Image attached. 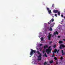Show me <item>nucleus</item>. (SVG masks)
<instances>
[{
  "label": "nucleus",
  "instance_id": "obj_1",
  "mask_svg": "<svg viewBox=\"0 0 65 65\" xmlns=\"http://www.w3.org/2000/svg\"><path fill=\"white\" fill-rule=\"evenodd\" d=\"M31 51L30 52V55L31 56L30 57H31V56L33 55V54H34V53H36V51L35 50H34L33 49H31Z\"/></svg>",
  "mask_w": 65,
  "mask_h": 65
},
{
  "label": "nucleus",
  "instance_id": "obj_2",
  "mask_svg": "<svg viewBox=\"0 0 65 65\" xmlns=\"http://www.w3.org/2000/svg\"><path fill=\"white\" fill-rule=\"evenodd\" d=\"M42 56V54L41 53H40V54L38 56H37L38 58H39L38 59V61H40V60H41V57Z\"/></svg>",
  "mask_w": 65,
  "mask_h": 65
},
{
  "label": "nucleus",
  "instance_id": "obj_3",
  "mask_svg": "<svg viewBox=\"0 0 65 65\" xmlns=\"http://www.w3.org/2000/svg\"><path fill=\"white\" fill-rule=\"evenodd\" d=\"M46 52L47 53V54L48 55L49 54V52L50 54L51 53V51H50V50L48 49H47L46 50Z\"/></svg>",
  "mask_w": 65,
  "mask_h": 65
},
{
  "label": "nucleus",
  "instance_id": "obj_4",
  "mask_svg": "<svg viewBox=\"0 0 65 65\" xmlns=\"http://www.w3.org/2000/svg\"><path fill=\"white\" fill-rule=\"evenodd\" d=\"M49 35L48 36V40H50V39H51V35H52V34H50V33H49Z\"/></svg>",
  "mask_w": 65,
  "mask_h": 65
},
{
  "label": "nucleus",
  "instance_id": "obj_5",
  "mask_svg": "<svg viewBox=\"0 0 65 65\" xmlns=\"http://www.w3.org/2000/svg\"><path fill=\"white\" fill-rule=\"evenodd\" d=\"M59 11L58 10H54L53 11V12L54 13H58Z\"/></svg>",
  "mask_w": 65,
  "mask_h": 65
},
{
  "label": "nucleus",
  "instance_id": "obj_6",
  "mask_svg": "<svg viewBox=\"0 0 65 65\" xmlns=\"http://www.w3.org/2000/svg\"><path fill=\"white\" fill-rule=\"evenodd\" d=\"M54 35H56V34L58 35V34H59V32H57V31H56L55 32H54Z\"/></svg>",
  "mask_w": 65,
  "mask_h": 65
},
{
  "label": "nucleus",
  "instance_id": "obj_7",
  "mask_svg": "<svg viewBox=\"0 0 65 65\" xmlns=\"http://www.w3.org/2000/svg\"><path fill=\"white\" fill-rule=\"evenodd\" d=\"M60 46H61L62 47H63V48H64L65 47V45H64L63 44H61L60 45Z\"/></svg>",
  "mask_w": 65,
  "mask_h": 65
},
{
  "label": "nucleus",
  "instance_id": "obj_8",
  "mask_svg": "<svg viewBox=\"0 0 65 65\" xmlns=\"http://www.w3.org/2000/svg\"><path fill=\"white\" fill-rule=\"evenodd\" d=\"M43 57H47V56L46 55V53H45L44 54V55H43Z\"/></svg>",
  "mask_w": 65,
  "mask_h": 65
},
{
  "label": "nucleus",
  "instance_id": "obj_9",
  "mask_svg": "<svg viewBox=\"0 0 65 65\" xmlns=\"http://www.w3.org/2000/svg\"><path fill=\"white\" fill-rule=\"evenodd\" d=\"M59 43L60 44H61L62 43H63V41H59Z\"/></svg>",
  "mask_w": 65,
  "mask_h": 65
},
{
  "label": "nucleus",
  "instance_id": "obj_10",
  "mask_svg": "<svg viewBox=\"0 0 65 65\" xmlns=\"http://www.w3.org/2000/svg\"><path fill=\"white\" fill-rule=\"evenodd\" d=\"M48 11L49 14H51V12H51V10H49V11Z\"/></svg>",
  "mask_w": 65,
  "mask_h": 65
},
{
  "label": "nucleus",
  "instance_id": "obj_11",
  "mask_svg": "<svg viewBox=\"0 0 65 65\" xmlns=\"http://www.w3.org/2000/svg\"><path fill=\"white\" fill-rule=\"evenodd\" d=\"M55 51H54V52L53 53H56V52H57V49L56 48H55Z\"/></svg>",
  "mask_w": 65,
  "mask_h": 65
},
{
  "label": "nucleus",
  "instance_id": "obj_12",
  "mask_svg": "<svg viewBox=\"0 0 65 65\" xmlns=\"http://www.w3.org/2000/svg\"><path fill=\"white\" fill-rule=\"evenodd\" d=\"M57 47V45L56 44H55L53 46L54 48H56Z\"/></svg>",
  "mask_w": 65,
  "mask_h": 65
},
{
  "label": "nucleus",
  "instance_id": "obj_13",
  "mask_svg": "<svg viewBox=\"0 0 65 65\" xmlns=\"http://www.w3.org/2000/svg\"><path fill=\"white\" fill-rule=\"evenodd\" d=\"M50 29H49V30L51 31H53V29H52V28L51 27H50Z\"/></svg>",
  "mask_w": 65,
  "mask_h": 65
},
{
  "label": "nucleus",
  "instance_id": "obj_14",
  "mask_svg": "<svg viewBox=\"0 0 65 65\" xmlns=\"http://www.w3.org/2000/svg\"><path fill=\"white\" fill-rule=\"evenodd\" d=\"M51 22H52L51 20H50V21L48 23V24L50 25V24L51 23Z\"/></svg>",
  "mask_w": 65,
  "mask_h": 65
},
{
  "label": "nucleus",
  "instance_id": "obj_15",
  "mask_svg": "<svg viewBox=\"0 0 65 65\" xmlns=\"http://www.w3.org/2000/svg\"><path fill=\"white\" fill-rule=\"evenodd\" d=\"M58 14L59 15H60V11H58Z\"/></svg>",
  "mask_w": 65,
  "mask_h": 65
},
{
  "label": "nucleus",
  "instance_id": "obj_16",
  "mask_svg": "<svg viewBox=\"0 0 65 65\" xmlns=\"http://www.w3.org/2000/svg\"><path fill=\"white\" fill-rule=\"evenodd\" d=\"M37 53H38V55H40V52H39V51H37Z\"/></svg>",
  "mask_w": 65,
  "mask_h": 65
},
{
  "label": "nucleus",
  "instance_id": "obj_17",
  "mask_svg": "<svg viewBox=\"0 0 65 65\" xmlns=\"http://www.w3.org/2000/svg\"><path fill=\"white\" fill-rule=\"evenodd\" d=\"M53 62V60H51L50 62V63H52Z\"/></svg>",
  "mask_w": 65,
  "mask_h": 65
},
{
  "label": "nucleus",
  "instance_id": "obj_18",
  "mask_svg": "<svg viewBox=\"0 0 65 65\" xmlns=\"http://www.w3.org/2000/svg\"><path fill=\"white\" fill-rule=\"evenodd\" d=\"M54 59L55 60H57V58L56 57H55L54 58Z\"/></svg>",
  "mask_w": 65,
  "mask_h": 65
},
{
  "label": "nucleus",
  "instance_id": "obj_19",
  "mask_svg": "<svg viewBox=\"0 0 65 65\" xmlns=\"http://www.w3.org/2000/svg\"><path fill=\"white\" fill-rule=\"evenodd\" d=\"M47 9L48 10V11L50 10V8H47Z\"/></svg>",
  "mask_w": 65,
  "mask_h": 65
},
{
  "label": "nucleus",
  "instance_id": "obj_20",
  "mask_svg": "<svg viewBox=\"0 0 65 65\" xmlns=\"http://www.w3.org/2000/svg\"><path fill=\"white\" fill-rule=\"evenodd\" d=\"M51 21H52V22H54V19L52 18V19Z\"/></svg>",
  "mask_w": 65,
  "mask_h": 65
},
{
  "label": "nucleus",
  "instance_id": "obj_21",
  "mask_svg": "<svg viewBox=\"0 0 65 65\" xmlns=\"http://www.w3.org/2000/svg\"><path fill=\"white\" fill-rule=\"evenodd\" d=\"M43 37H42L41 38V41H43Z\"/></svg>",
  "mask_w": 65,
  "mask_h": 65
},
{
  "label": "nucleus",
  "instance_id": "obj_22",
  "mask_svg": "<svg viewBox=\"0 0 65 65\" xmlns=\"http://www.w3.org/2000/svg\"><path fill=\"white\" fill-rule=\"evenodd\" d=\"M65 54V53H62V56H63V55H64Z\"/></svg>",
  "mask_w": 65,
  "mask_h": 65
},
{
  "label": "nucleus",
  "instance_id": "obj_23",
  "mask_svg": "<svg viewBox=\"0 0 65 65\" xmlns=\"http://www.w3.org/2000/svg\"><path fill=\"white\" fill-rule=\"evenodd\" d=\"M46 64H47V63H46V62H45L44 63V65H46Z\"/></svg>",
  "mask_w": 65,
  "mask_h": 65
},
{
  "label": "nucleus",
  "instance_id": "obj_24",
  "mask_svg": "<svg viewBox=\"0 0 65 65\" xmlns=\"http://www.w3.org/2000/svg\"><path fill=\"white\" fill-rule=\"evenodd\" d=\"M52 43V41H51L50 42H49V44H51Z\"/></svg>",
  "mask_w": 65,
  "mask_h": 65
},
{
  "label": "nucleus",
  "instance_id": "obj_25",
  "mask_svg": "<svg viewBox=\"0 0 65 65\" xmlns=\"http://www.w3.org/2000/svg\"><path fill=\"white\" fill-rule=\"evenodd\" d=\"M45 52V51H44V50L43 51V54Z\"/></svg>",
  "mask_w": 65,
  "mask_h": 65
},
{
  "label": "nucleus",
  "instance_id": "obj_26",
  "mask_svg": "<svg viewBox=\"0 0 65 65\" xmlns=\"http://www.w3.org/2000/svg\"><path fill=\"white\" fill-rule=\"evenodd\" d=\"M59 50H58V51L57 50V51H56L57 52V54H58V53H59Z\"/></svg>",
  "mask_w": 65,
  "mask_h": 65
},
{
  "label": "nucleus",
  "instance_id": "obj_27",
  "mask_svg": "<svg viewBox=\"0 0 65 65\" xmlns=\"http://www.w3.org/2000/svg\"><path fill=\"white\" fill-rule=\"evenodd\" d=\"M55 57V55H53V54L52 56V57Z\"/></svg>",
  "mask_w": 65,
  "mask_h": 65
},
{
  "label": "nucleus",
  "instance_id": "obj_28",
  "mask_svg": "<svg viewBox=\"0 0 65 65\" xmlns=\"http://www.w3.org/2000/svg\"><path fill=\"white\" fill-rule=\"evenodd\" d=\"M61 17H62V18H63V17H64V16H63V14H61Z\"/></svg>",
  "mask_w": 65,
  "mask_h": 65
},
{
  "label": "nucleus",
  "instance_id": "obj_29",
  "mask_svg": "<svg viewBox=\"0 0 65 65\" xmlns=\"http://www.w3.org/2000/svg\"><path fill=\"white\" fill-rule=\"evenodd\" d=\"M45 46L47 48V47H48V46L47 45H45Z\"/></svg>",
  "mask_w": 65,
  "mask_h": 65
},
{
  "label": "nucleus",
  "instance_id": "obj_30",
  "mask_svg": "<svg viewBox=\"0 0 65 65\" xmlns=\"http://www.w3.org/2000/svg\"><path fill=\"white\" fill-rule=\"evenodd\" d=\"M60 59L61 60H63V57H61L60 58Z\"/></svg>",
  "mask_w": 65,
  "mask_h": 65
},
{
  "label": "nucleus",
  "instance_id": "obj_31",
  "mask_svg": "<svg viewBox=\"0 0 65 65\" xmlns=\"http://www.w3.org/2000/svg\"><path fill=\"white\" fill-rule=\"evenodd\" d=\"M40 46H42V44H40Z\"/></svg>",
  "mask_w": 65,
  "mask_h": 65
},
{
  "label": "nucleus",
  "instance_id": "obj_32",
  "mask_svg": "<svg viewBox=\"0 0 65 65\" xmlns=\"http://www.w3.org/2000/svg\"><path fill=\"white\" fill-rule=\"evenodd\" d=\"M59 48L60 49H62V46H60L59 47Z\"/></svg>",
  "mask_w": 65,
  "mask_h": 65
},
{
  "label": "nucleus",
  "instance_id": "obj_33",
  "mask_svg": "<svg viewBox=\"0 0 65 65\" xmlns=\"http://www.w3.org/2000/svg\"><path fill=\"white\" fill-rule=\"evenodd\" d=\"M44 48L45 49V48H46V47H45V46H44Z\"/></svg>",
  "mask_w": 65,
  "mask_h": 65
},
{
  "label": "nucleus",
  "instance_id": "obj_34",
  "mask_svg": "<svg viewBox=\"0 0 65 65\" xmlns=\"http://www.w3.org/2000/svg\"><path fill=\"white\" fill-rule=\"evenodd\" d=\"M60 37H61V36H58V38H60Z\"/></svg>",
  "mask_w": 65,
  "mask_h": 65
},
{
  "label": "nucleus",
  "instance_id": "obj_35",
  "mask_svg": "<svg viewBox=\"0 0 65 65\" xmlns=\"http://www.w3.org/2000/svg\"><path fill=\"white\" fill-rule=\"evenodd\" d=\"M55 17H57V14H55Z\"/></svg>",
  "mask_w": 65,
  "mask_h": 65
},
{
  "label": "nucleus",
  "instance_id": "obj_36",
  "mask_svg": "<svg viewBox=\"0 0 65 65\" xmlns=\"http://www.w3.org/2000/svg\"><path fill=\"white\" fill-rule=\"evenodd\" d=\"M52 49L51 48V49H49V51H52Z\"/></svg>",
  "mask_w": 65,
  "mask_h": 65
},
{
  "label": "nucleus",
  "instance_id": "obj_37",
  "mask_svg": "<svg viewBox=\"0 0 65 65\" xmlns=\"http://www.w3.org/2000/svg\"><path fill=\"white\" fill-rule=\"evenodd\" d=\"M61 52H62V53H64L63 51V50H62Z\"/></svg>",
  "mask_w": 65,
  "mask_h": 65
},
{
  "label": "nucleus",
  "instance_id": "obj_38",
  "mask_svg": "<svg viewBox=\"0 0 65 65\" xmlns=\"http://www.w3.org/2000/svg\"><path fill=\"white\" fill-rule=\"evenodd\" d=\"M52 7H54V4H53L52 5Z\"/></svg>",
  "mask_w": 65,
  "mask_h": 65
},
{
  "label": "nucleus",
  "instance_id": "obj_39",
  "mask_svg": "<svg viewBox=\"0 0 65 65\" xmlns=\"http://www.w3.org/2000/svg\"><path fill=\"white\" fill-rule=\"evenodd\" d=\"M58 64V62L57 61L56 62V64Z\"/></svg>",
  "mask_w": 65,
  "mask_h": 65
},
{
  "label": "nucleus",
  "instance_id": "obj_40",
  "mask_svg": "<svg viewBox=\"0 0 65 65\" xmlns=\"http://www.w3.org/2000/svg\"><path fill=\"white\" fill-rule=\"evenodd\" d=\"M51 46H50L48 47V48L49 49H50V48H51Z\"/></svg>",
  "mask_w": 65,
  "mask_h": 65
},
{
  "label": "nucleus",
  "instance_id": "obj_41",
  "mask_svg": "<svg viewBox=\"0 0 65 65\" xmlns=\"http://www.w3.org/2000/svg\"><path fill=\"white\" fill-rule=\"evenodd\" d=\"M55 23H53L52 24L53 25H55Z\"/></svg>",
  "mask_w": 65,
  "mask_h": 65
},
{
  "label": "nucleus",
  "instance_id": "obj_42",
  "mask_svg": "<svg viewBox=\"0 0 65 65\" xmlns=\"http://www.w3.org/2000/svg\"><path fill=\"white\" fill-rule=\"evenodd\" d=\"M53 55H55V53H54V52L53 53Z\"/></svg>",
  "mask_w": 65,
  "mask_h": 65
},
{
  "label": "nucleus",
  "instance_id": "obj_43",
  "mask_svg": "<svg viewBox=\"0 0 65 65\" xmlns=\"http://www.w3.org/2000/svg\"><path fill=\"white\" fill-rule=\"evenodd\" d=\"M63 40H64V41H65V39H63Z\"/></svg>",
  "mask_w": 65,
  "mask_h": 65
},
{
  "label": "nucleus",
  "instance_id": "obj_44",
  "mask_svg": "<svg viewBox=\"0 0 65 65\" xmlns=\"http://www.w3.org/2000/svg\"><path fill=\"white\" fill-rule=\"evenodd\" d=\"M50 34H52V32H51L50 33H49Z\"/></svg>",
  "mask_w": 65,
  "mask_h": 65
},
{
  "label": "nucleus",
  "instance_id": "obj_45",
  "mask_svg": "<svg viewBox=\"0 0 65 65\" xmlns=\"http://www.w3.org/2000/svg\"><path fill=\"white\" fill-rule=\"evenodd\" d=\"M41 49H40V51H41Z\"/></svg>",
  "mask_w": 65,
  "mask_h": 65
},
{
  "label": "nucleus",
  "instance_id": "obj_46",
  "mask_svg": "<svg viewBox=\"0 0 65 65\" xmlns=\"http://www.w3.org/2000/svg\"><path fill=\"white\" fill-rule=\"evenodd\" d=\"M53 17H54V16H53Z\"/></svg>",
  "mask_w": 65,
  "mask_h": 65
},
{
  "label": "nucleus",
  "instance_id": "obj_47",
  "mask_svg": "<svg viewBox=\"0 0 65 65\" xmlns=\"http://www.w3.org/2000/svg\"><path fill=\"white\" fill-rule=\"evenodd\" d=\"M48 65H50V64H48Z\"/></svg>",
  "mask_w": 65,
  "mask_h": 65
}]
</instances>
